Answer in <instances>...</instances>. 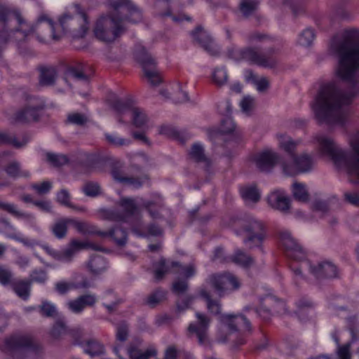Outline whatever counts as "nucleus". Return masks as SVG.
I'll use <instances>...</instances> for the list:
<instances>
[{
    "mask_svg": "<svg viewBox=\"0 0 359 359\" xmlns=\"http://www.w3.org/2000/svg\"><path fill=\"white\" fill-rule=\"evenodd\" d=\"M127 352L130 359H149L151 357L155 356L157 353L156 348L153 347L142 351L133 345L128 346Z\"/></svg>",
    "mask_w": 359,
    "mask_h": 359,
    "instance_id": "7c9ffc66",
    "label": "nucleus"
},
{
    "mask_svg": "<svg viewBox=\"0 0 359 359\" xmlns=\"http://www.w3.org/2000/svg\"><path fill=\"white\" fill-rule=\"evenodd\" d=\"M134 56L142 65L144 76L152 86H157L161 82V78L156 69V60L141 44L135 47Z\"/></svg>",
    "mask_w": 359,
    "mask_h": 359,
    "instance_id": "9d476101",
    "label": "nucleus"
},
{
    "mask_svg": "<svg viewBox=\"0 0 359 359\" xmlns=\"http://www.w3.org/2000/svg\"><path fill=\"white\" fill-rule=\"evenodd\" d=\"M103 346L97 341L90 340L84 348V352L91 357L99 355L103 353Z\"/></svg>",
    "mask_w": 359,
    "mask_h": 359,
    "instance_id": "3c124183",
    "label": "nucleus"
},
{
    "mask_svg": "<svg viewBox=\"0 0 359 359\" xmlns=\"http://www.w3.org/2000/svg\"><path fill=\"white\" fill-rule=\"evenodd\" d=\"M191 355L182 349L171 345L167 347L164 353V359H190Z\"/></svg>",
    "mask_w": 359,
    "mask_h": 359,
    "instance_id": "c9c22d12",
    "label": "nucleus"
},
{
    "mask_svg": "<svg viewBox=\"0 0 359 359\" xmlns=\"http://www.w3.org/2000/svg\"><path fill=\"white\" fill-rule=\"evenodd\" d=\"M307 267L310 273L318 280L323 278H334L338 276L337 266L330 262H321L311 264L309 261L304 262L299 266L292 265L291 269L297 278H303L302 270Z\"/></svg>",
    "mask_w": 359,
    "mask_h": 359,
    "instance_id": "9b49d317",
    "label": "nucleus"
},
{
    "mask_svg": "<svg viewBox=\"0 0 359 359\" xmlns=\"http://www.w3.org/2000/svg\"><path fill=\"white\" fill-rule=\"evenodd\" d=\"M114 11L101 15L96 21L93 33L99 41L111 43L126 31V22L137 23L142 20L140 10L130 0H108Z\"/></svg>",
    "mask_w": 359,
    "mask_h": 359,
    "instance_id": "f03ea898",
    "label": "nucleus"
},
{
    "mask_svg": "<svg viewBox=\"0 0 359 359\" xmlns=\"http://www.w3.org/2000/svg\"><path fill=\"white\" fill-rule=\"evenodd\" d=\"M280 156L271 149H266L254 155L252 161L262 172H270L279 163Z\"/></svg>",
    "mask_w": 359,
    "mask_h": 359,
    "instance_id": "6ab92c4d",
    "label": "nucleus"
},
{
    "mask_svg": "<svg viewBox=\"0 0 359 359\" xmlns=\"http://www.w3.org/2000/svg\"><path fill=\"white\" fill-rule=\"evenodd\" d=\"M170 99L176 103H181L188 101L189 97L187 93L182 89V86L177 83L173 88Z\"/></svg>",
    "mask_w": 359,
    "mask_h": 359,
    "instance_id": "603ef678",
    "label": "nucleus"
},
{
    "mask_svg": "<svg viewBox=\"0 0 359 359\" xmlns=\"http://www.w3.org/2000/svg\"><path fill=\"white\" fill-rule=\"evenodd\" d=\"M112 175L116 181L126 183L136 189L142 187L144 182L147 179L146 176L142 177H121L119 172L116 170L112 171Z\"/></svg>",
    "mask_w": 359,
    "mask_h": 359,
    "instance_id": "4c0bfd02",
    "label": "nucleus"
},
{
    "mask_svg": "<svg viewBox=\"0 0 359 359\" xmlns=\"http://www.w3.org/2000/svg\"><path fill=\"white\" fill-rule=\"evenodd\" d=\"M154 278L157 280H161L168 273L183 274L187 278L193 277L196 274L194 265L182 266L177 262L166 260L163 258L155 265Z\"/></svg>",
    "mask_w": 359,
    "mask_h": 359,
    "instance_id": "4468645a",
    "label": "nucleus"
},
{
    "mask_svg": "<svg viewBox=\"0 0 359 359\" xmlns=\"http://www.w3.org/2000/svg\"><path fill=\"white\" fill-rule=\"evenodd\" d=\"M218 294L222 297L228 290H235L240 287L241 283L234 275L225 273L222 274H212L206 280Z\"/></svg>",
    "mask_w": 359,
    "mask_h": 359,
    "instance_id": "dca6fc26",
    "label": "nucleus"
},
{
    "mask_svg": "<svg viewBox=\"0 0 359 359\" xmlns=\"http://www.w3.org/2000/svg\"><path fill=\"white\" fill-rule=\"evenodd\" d=\"M57 73L55 67L44 66L39 68V84L41 86L48 87L55 83Z\"/></svg>",
    "mask_w": 359,
    "mask_h": 359,
    "instance_id": "a878e982",
    "label": "nucleus"
},
{
    "mask_svg": "<svg viewBox=\"0 0 359 359\" xmlns=\"http://www.w3.org/2000/svg\"><path fill=\"white\" fill-rule=\"evenodd\" d=\"M243 230L245 234L243 243L250 250L257 248L263 253V243L266 238L263 222L253 217H249L244 221Z\"/></svg>",
    "mask_w": 359,
    "mask_h": 359,
    "instance_id": "1a4fd4ad",
    "label": "nucleus"
},
{
    "mask_svg": "<svg viewBox=\"0 0 359 359\" xmlns=\"http://www.w3.org/2000/svg\"><path fill=\"white\" fill-rule=\"evenodd\" d=\"M189 156L196 162L203 163L206 166L210 164L209 158L205 155L203 146L201 143L197 142L192 145Z\"/></svg>",
    "mask_w": 359,
    "mask_h": 359,
    "instance_id": "2f4dec72",
    "label": "nucleus"
},
{
    "mask_svg": "<svg viewBox=\"0 0 359 359\" xmlns=\"http://www.w3.org/2000/svg\"><path fill=\"white\" fill-rule=\"evenodd\" d=\"M231 262L243 268L250 267L255 262L254 258L242 249H236L231 256Z\"/></svg>",
    "mask_w": 359,
    "mask_h": 359,
    "instance_id": "c85d7f7f",
    "label": "nucleus"
},
{
    "mask_svg": "<svg viewBox=\"0 0 359 359\" xmlns=\"http://www.w3.org/2000/svg\"><path fill=\"white\" fill-rule=\"evenodd\" d=\"M276 53V50L273 48H269L262 53L252 47L229 50V57L234 60H245L266 68H273L276 65L278 61L274 56Z\"/></svg>",
    "mask_w": 359,
    "mask_h": 359,
    "instance_id": "0eeeda50",
    "label": "nucleus"
},
{
    "mask_svg": "<svg viewBox=\"0 0 359 359\" xmlns=\"http://www.w3.org/2000/svg\"><path fill=\"white\" fill-rule=\"evenodd\" d=\"M276 137L279 147L287 153L291 158L296 154L297 146L300 144V140H294L286 133H278Z\"/></svg>",
    "mask_w": 359,
    "mask_h": 359,
    "instance_id": "393cba45",
    "label": "nucleus"
},
{
    "mask_svg": "<svg viewBox=\"0 0 359 359\" xmlns=\"http://www.w3.org/2000/svg\"><path fill=\"white\" fill-rule=\"evenodd\" d=\"M31 282L29 280L15 278L11 284L13 292L22 299H29L31 291Z\"/></svg>",
    "mask_w": 359,
    "mask_h": 359,
    "instance_id": "cd10ccee",
    "label": "nucleus"
},
{
    "mask_svg": "<svg viewBox=\"0 0 359 359\" xmlns=\"http://www.w3.org/2000/svg\"><path fill=\"white\" fill-rule=\"evenodd\" d=\"M279 240L288 258L297 262L306 260V250L292 236L290 231L286 229L280 230L279 232Z\"/></svg>",
    "mask_w": 359,
    "mask_h": 359,
    "instance_id": "2eb2a0df",
    "label": "nucleus"
},
{
    "mask_svg": "<svg viewBox=\"0 0 359 359\" xmlns=\"http://www.w3.org/2000/svg\"><path fill=\"white\" fill-rule=\"evenodd\" d=\"M330 50L338 58L337 74L346 82L348 89L341 90L334 83L325 84L311 106L319 122L343 126L349 114L347 106L359 94V29H346L335 36Z\"/></svg>",
    "mask_w": 359,
    "mask_h": 359,
    "instance_id": "f257e3e1",
    "label": "nucleus"
},
{
    "mask_svg": "<svg viewBox=\"0 0 359 359\" xmlns=\"http://www.w3.org/2000/svg\"><path fill=\"white\" fill-rule=\"evenodd\" d=\"M83 192L88 196L95 197L100 194L101 188L95 182H87L82 187Z\"/></svg>",
    "mask_w": 359,
    "mask_h": 359,
    "instance_id": "5fc2aeb1",
    "label": "nucleus"
},
{
    "mask_svg": "<svg viewBox=\"0 0 359 359\" xmlns=\"http://www.w3.org/2000/svg\"><path fill=\"white\" fill-rule=\"evenodd\" d=\"M41 109L42 107L40 105L29 104L15 114V119L16 121L22 123L36 121Z\"/></svg>",
    "mask_w": 359,
    "mask_h": 359,
    "instance_id": "b1692460",
    "label": "nucleus"
},
{
    "mask_svg": "<svg viewBox=\"0 0 359 359\" xmlns=\"http://www.w3.org/2000/svg\"><path fill=\"white\" fill-rule=\"evenodd\" d=\"M96 302L97 298L95 294H86L68 302L67 306L72 313L79 314L83 311L86 306H93Z\"/></svg>",
    "mask_w": 359,
    "mask_h": 359,
    "instance_id": "5701e85b",
    "label": "nucleus"
},
{
    "mask_svg": "<svg viewBox=\"0 0 359 359\" xmlns=\"http://www.w3.org/2000/svg\"><path fill=\"white\" fill-rule=\"evenodd\" d=\"M316 37L315 32L311 28L304 29L298 37V43L302 46H310Z\"/></svg>",
    "mask_w": 359,
    "mask_h": 359,
    "instance_id": "a18cd8bd",
    "label": "nucleus"
},
{
    "mask_svg": "<svg viewBox=\"0 0 359 359\" xmlns=\"http://www.w3.org/2000/svg\"><path fill=\"white\" fill-rule=\"evenodd\" d=\"M258 5V0H241L239 11L245 18H248L257 9Z\"/></svg>",
    "mask_w": 359,
    "mask_h": 359,
    "instance_id": "58836bf2",
    "label": "nucleus"
},
{
    "mask_svg": "<svg viewBox=\"0 0 359 359\" xmlns=\"http://www.w3.org/2000/svg\"><path fill=\"white\" fill-rule=\"evenodd\" d=\"M75 15L65 13L59 18V26L62 31H56L55 33L61 36L62 34L67 32H76L81 37L84 36L89 29V22L86 13L81 8L78 4L74 5L72 7Z\"/></svg>",
    "mask_w": 359,
    "mask_h": 359,
    "instance_id": "6e6552de",
    "label": "nucleus"
},
{
    "mask_svg": "<svg viewBox=\"0 0 359 359\" xmlns=\"http://www.w3.org/2000/svg\"><path fill=\"white\" fill-rule=\"evenodd\" d=\"M89 271L94 275H99L107 269L106 259L100 255L92 256L88 263Z\"/></svg>",
    "mask_w": 359,
    "mask_h": 359,
    "instance_id": "c756f323",
    "label": "nucleus"
},
{
    "mask_svg": "<svg viewBox=\"0 0 359 359\" xmlns=\"http://www.w3.org/2000/svg\"><path fill=\"white\" fill-rule=\"evenodd\" d=\"M67 225H69L67 218L57 220L51 228L53 235L59 239L65 238L67 231Z\"/></svg>",
    "mask_w": 359,
    "mask_h": 359,
    "instance_id": "79ce46f5",
    "label": "nucleus"
},
{
    "mask_svg": "<svg viewBox=\"0 0 359 359\" xmlns=\"http://www.w3.org/2000/svg\"><path fill=\"white\" fill-rule=\"evenodd\" d=\"M110 105L118 114L131 111L133 123L135 127L143 128L147 126L148 118L146 114L142 109L135 107L131 99H115L110 102Z\"/></svg>",
    "mask_w": 359,
    "mask_h": 359,
    "instance_id": "f8f14e48",
    "label": "nucleus"
},
{
    "mask_svg": "<svg viewBox=\"0 0 359 359\" xmlns=\"http://www.w3.org/2000/svg\"><path fill=\"white\" fill-rule=\"evenodd\" d=\"M200 296L207 302L208 309L213 314L220 313V305L218 302L212 300L210 293L205 288H201L199 292Z\"/></svg>",
    "mask_w": 359,
    "mask_h": 359,
    "instance_id": "ea45409f",
    "label": "nucleus"
},
{
    "mask_svg": "<svg viewBox=\"0 0 359 359\" xmlns=\"http://www.w3.org/2000/svg\"><path fill=\"white\" fill-rule=\"evenodd\" d=\"M292 158V163L285 161L281 163L283 172L288 176L309 172L313 170L316 165V161L313 156L307 153L295 154Z\"/></svg>",
    "mask_w": 359,
    "mask_h": 359,
    "instance_id": "ddd939ff",
    "label": "nucleus"
},
{
    "mask_svg": "<svg viewBox=\"0 0 359 359\" xmlns=\"http://www.w3.org/2000/svg\"><path fill=\"white\" fill-rule=\"evenodd\" d=\"M85 248H91L96 251H104L100 246L89 242H83L78 240H72L69 245L65 250L55 254V258L63 262H69L75 253Z\"/></svg>",
    "mask_w": 359,
    "mask_h": 359,
    "instance_id": "f3484780",
    "label": "nucleus"
},
{
    "mask_svg": "<svg viewBox=\"0 0 359 359\" xmlns=\"http://www.w3.org/2000/svg\"><path fill=\"white\" fill-rule=\"evenodd\" d=\"M72 77L76 80H83L87 81L88 76L84 73L83 65H80L78 67H70L67 69L65 76L64 77L65 82L71 87V84L68 81V78Z\"/></svg>",
    "mask_w": 359,
    "mask_h": 359,
    "instance_id": "f704fd0d",
    "label": "nucleus"
},
{
    "mask_svg": "<svg viewBox=\"0 0 359 359\" xmlns=\"http://www.w3.org/2000/svg\"><path fill=\"white\" fill-rule=\"evenodd\" d=\"M104 137L108 144L115 147H128L132 143V139L125 138L116 133H104Z\"/></svg>",
    "mask_w": 359,
    "mask_h": 359,
    "instance_id": "e433bc0d",
    "label": "nucleus"
},
{
    "mask_svg": "<svg viewBox=\"0 0 359 359\" xmlns=\"http://www.w3.org/2000/svg\"><path fill=\"white\" fill-rule=\"evenodd\" d=\"M351 340L343 346L337 348V355L339 359H351L350 348L353 342L356 340L355 334L353 329H351Z\"/></svg>",
    "mask_w": 359,
    "mask_h": 359,
    "instance_id": "c03bdc74",
    "label": "nucleus"
},
{
    "mask_svg": "<svg viewBox=\"0 0 359 359\" xmlns=\"http://www.w3.org/2000/svg\"><path fill=\"white\" fill-rule=\"evenodd\" d=\"M166 298V292L161 289H157L150 294L147 299V304L151 307H155L156 305L164 301Z\"/></svg>",
    "mask_w": 359,
    "mask_h": 359,
    "instance_id": "09e8293b",
    "label": "nucleus"
},
{
    "mask_svg": "<svg viewBox=\"0 0 359 359\" xmlns=\"http://www.w3.org/2000/svg\"><path fill=\"white\" fill-rule=\"evenodd\" d=\"M269 205L283 213H287L290 208V198L283 190H275L267 197Z\"/></svg>",
    "mask_w": 359,
    "mask_h": 359,
    "instance_id": "4be33fe9",
    "label": "nucleus"
},
{
    "mask_svg": "<svg viewBox=\"0 0 359 359\" xmlns=\"http://www.w3.org/2000/svg\"><path fill=\"white\" fill-rule=\"evenodd\" d=\"M39 309L41 316L48 318L53 317L57 312L55 305L48 301H43Z\"/></svg>",
    "mask_w": 359,
    "mask_h": 359,
    "instance_id": "bf43d9fd",
    "label": "nucleus"
},
{
    "mask_svg": "<svg viewBox=\"0 0 359 359\" xmlns=\"http://www.w3.org/2000/svg\"><path fill=\"white\" fill-rule=\"evenodd\" d=\"M191 36L195 42L200 45L209 55L212 56L218 55L219 48L214 41L210 35L201 27H198L191 32Z\"/></svg>",
    "mask_w": 359,
    "mask_h": 359,
    "instance_id": "aec40b11",
    "label": "nucleus"
},
{
    "mask_svg": "<svg viewBox=\"0 0 359 359\" xmlns=\"http://www.w3.org/2000/svg\"><path fill=\"white\" fill-rule=\"evenodd\" d=\"M100 236H109L118 246H123L127 243L128 236L126 231L119 226H115L108 231H97Z\"/></svg>",
    "mask_w": 359,
    "mask_h": 359,
    "instance_id": "bb28decb",
    "label": "nucleus"
},
{
    "mask_svg": "<svg viewBox=\"0 0 359 359\" xmlns=\"http://www.w3.org/2000/svg\"><path fill=\"white\" fill-rule=\"evenodd\" d=\"M254 98L251 96H245L240 102V106L243 112L249 114L254 107Z\"/></svg>",
    "mask_w": 359,
    "mask_h": 359,
    "instance_id": "774afa93",
    "label": "nucleus"
},
{
    "mask_svg": "<svg viewBox=\"0 0 359 359\" xmlns=\"http://www.w3.org/2000/svg\"><path fill=\"white\" fill-rule=\"evenodd\" d=\"M196 322L189 324L188 331L191 334H196L200 344L208 346L209 344L208 330L210 319L206 315L200 312L196 313Z\"/></svg>",
    "mask_w": 359,
    "mask_h": 359,
    "instance_id": "a211bd4d",
    "label": "nucleus"
},
{
    "mask_svg": "<svg viewBox=\"0 0 359 359\" xmlns=\"http://www.w3.org/2000/svg\"><path fill=\"white\" fill-rule=\"evenodd\" d=\"M67 222L69 225H72L79 232L81 233H94V231H91L89 228V226L87 223L76 220L72 218H67Z\"/></svg>",
    "mask_w": 359,
    "mask_h": 359,
    "instance_id": "680f3d73",
    "label": "nucleus"
},
{
    "mask_svg": "<svg viewBox=\"0 0 359 359\" xmlns=\"http://www.w3.org/2000/svg\"><path fill=\"white\" fill-rule=\"evenodd\" d=\"M5 171L8 176L12 178L25 177L30 176L28 170H22L20 163L17 161L11 162L5 168Z\"/></svg>",
    "mask_w": 359,
    "mask_h": 359,
    "instance_id": "473e14b6",
    "label": "nucleus"
},
{
    "mask_svg": "<svg viewBox=\"0 0 359 359\" xmlns=\"http://www.w3.org/2000/svg\"><path fill=\"white\" fill-rule=\"evenodd\" d=\"M45 21L51 32L52 38L59 39L60 35L55 33L54 22L46 15H41L35 24H31L18 11L11 10L0 3V22L4 24L3 30L0 32V48L8 41L20 43L26 41L29 36L35 32L39 25Z\"/></svg>",
    "mask_w": 359,
    "mask_h": 359,
    "instance_id": "20e7f679",
    "label": "nucleus"
},
{
    "mask_svg": "<svg viewBox=\"0 0 359 359\" xmlns=\"http://www.w3.org/2000/svg\"><path fill=\"white\" fill-rule=\"evenodd\" d=\"M67 332V326L62 320H57L53 325L51 330V335L55 339H57Z\"/></svg>",
    "mask_w": 359,
    "mask_h": 359,
    "instance_id": "0e129e2a",
    "label": "nucleus"
},
{
    "mask_svg": "<svg viewBox=\"0 0 359 359\" xmlns=\"http://www.w3.org/2000/svg\"><path fill=\"white\" fill-rule=\"evenodd\" d=\"M12 215L18 219H22L27 224L32 228H36L37 226L36 217L32 213L21 211L16 207Z\"/></svg>",
    "mask_w": 359,
    "mask_h": 359,
    "instance_id": "37998d69",
    "label": "nucleus"
},
{
    "mask_svg": "<svg viewBox=\"0 0 359 359\" xmlns=\"http://www.w3.org/2000/svg\"><path fill=\"white\" fill-rule=\"evenodd\" d=\"M266 304L271 306V309L275 313L278 314H284L287 313V307L285 303L283 301L277 299L276 297H267Z\"/></svg>",
    "mask_w": 359,
    "mask_h": 359,
    "instance_id": "8fccbe9b",
    "label": "nucleus"
},
{
    "mask_svg": "<svg viewBox=\"0 0 359 359\" xmlns=\"http://www.w3.org/2000/svg\"><path fill=\"white\" fill-rule=\"evenodd\" d=\"M212 79L217 86L225 85L228 80V74L224 67H217L212 73Z\"/></svg>",
    "mask_w": 359,
    "mask_h": 359,
    "instance_id": "49530a36",
    "label": "nucleus"
},
{
    "mask_svg": "<svg viewBox=\"0 0 359 359\" xmlns=\"http://www.w3.org/2000/svg\"><path fill=\"white\" fill-rule=\"evenodd\" d=\"M88 121L87 116L81 113H72L67 116V122L74 125L83 126Z\"/></svg>",
    "mask_w": 359,
    "mask_h": 359,
    "instance_id": "e2e57ef3",
    "label": "nucleus"
},
{
    "mask_svg": "<svg viewBox=\"0 0 359 359\" xmlns=\"http://www.w3.org/2000/svg\"><path fill=\"white\" fill-rule=\"evenodd\" d=\"M78 285L73 282L58 281L55 284V290L60 294H65L72 289H77Z\"/></svg>",
    "mask_w": 359,
    "mask_h": 359,
    "instance_id": "052dcab7",
    "label": "nucleus"
},
{
    "mask_svg": "<svg viewBox=\"0 0 359 359\" xmlns=\"http://www.w3.org/2000/svg\"><path fill=\"white\" fill-rule=\"evenodd\" d=\"M116 204L122 208L120 212L116 209H102L100 210V217L110 221H127L128 218L133 216L137 212V204L147 210L150 216L154 219L160 217L158 210L163 206L161 199L154 201H143L137 202L131 198L123 197Z\"/></svg>",
    "mask_w": 359,
    "mask_h": 359,
    "instance_id": "39448f33",
    "label": "nucleus"
},
{
    "mask_svg": "<svg viewBox=\"0 0 359 359\" xmlns=\"http://www.w3.org/2000/svg\"><path fill=\"white\" fill-rule=\"evenodd\" d=\"M212 259L213 262H217L219 263L231 262V256H226L224 249L221 247L215 248Z\"/></svg>",
    "mask_w": 359,
    "mask_h": 359,
    "instance_id": "69168bd1",
    "label": "nucleus"
},
{
    "mask_svg": "<svg viewBox=\"0 0 359 359\" xmlns=\"http://www.w3.org/2000/svg\"><path fill=\"white\" fill-rule=\"evenodd\" d=\"M267 306L266 299L265 303L262 304L259 309H255L251 306H247L243 309L245 314H225L220 317L222 323L226 326L231 331H236L238 329H243L246 331L251 330V324L249 317L255 315L260 316L264 320H267L271 318V312Z\"/></svg>",
    "mask_w": 359,
    "mask_h": 359,
    "instance_id": "423d86ee",
    "label": "nucleus"
},
{
    "mask_svg": "<svg viewBox=\"0 0 359 359\" xmlns=\"http://www.w3.org/2000/svg\"><path fill=\"white\" fill-rule=\"evenodd\" d=\"M46 160L53 166H61L68 163L67 156L60 154L47 153Z\"/></svg>",
    "mask_w": 359,
    "mask_h": 359,
    "instance_id": "6e6d98bb",
    "label": "nucleus"
},
{
    "mask_svg": "<svg viewBox=\"0 0 359 359\" xmlns=\"http://www.w3.org/2000/svg\"><path fill=\"white\" fill-rule=\"evenodd\" d=\"M27 140H25L20 142L16 140V138L7 133L0 132V144H9L13 145L16 148H20L23 147Z\"/></svg>",
    "mask_w": 359,
    "mask_h": 359,
    "instance_id": "4d7b16f0",
    "label": "nucleus"
},
{
    "mask_svg": "<svg viewBox=\"0 0 359 359\" xmlns=\"http://www.w3.org/2000/svg\"><path fill=\"white\" fill-rule=\"evenodd\" d=\"M128 337V327L125 323H120L116 327V340L121 342L126 341Z\"/></svg>",
    "mask_w": 359,
    "mask_h": 359,
    "instance_id": "338daca9",
    "label": "nucleus"
},
{
    "mask_svg": "<svg viewBox=\"0 0 359 359\" xmlns=\"http://www.w3.org/2000/svg\"><path fill=\"white\" fill-rule=\"evenodd\" d=\"M168 6L167 11L160 13L163 17H170L173 22L180 23L184 20H191V18L185 14L178 13L180 8V4L178 0H156V6L158 8Z\"/></svg>",
    "mask_w": 359,
    "mask_h": 359,
    "instance_id": "412c9836",
    "label": "nucleus"
},
{
    "mask_svg": "<svg viewBox=\"0 0 359 359\" xmlns=\"http://www.w3.org/2000/svg\"><path fill=\"white\" fill-rule=\"evenodd\" d=\"M15 278L8 268L0 266V284L4 286L11 285Z\"/></svg>",
    "mask_w": 359,
    "mask_h": 359,
    "instance_id": "864d4df0",
    "label": "nucleus"
},
{
    "mask_svg": "<svg viewBox=\"0 0 359 359\" xmlns=\"http://www.w3.org/2000/svg\"><path fill=\"white\" fill-rule=\"evenodd\" d=\"M292 193L295 200L306 203L309 200V194L306 184L300 182H294L292 185Z\"/></svg>",
    "mask_w": 359,
    "mask_h": 359,
    "instance_id": "72a5a7b5",
    "label": "nucleus"
},
{
    "mask_svg": "<svg viewBox=\"0 0 359 359\" xmlns=\"http://www.w3.org/2000/svg\"><path fill=\"white\" fill-rule=\"evenodd\" d=\"M70 194L69 191L65 189H62L60 191H58L56 196V200L60 204L66 207L76 209L79 211L85 210V208L83 207L76 208L75 206H74L70 202Z\"/></svg>",
    "mask_w": 359,
    "mask_h": 359,
    "instance_id": "de8ad7c7",
    "label": "nucleus"
},
{
    "mask_svg": "<svg viewBox=\"0 0 359 359\" xmlns=\"http://www.w3.org/2000/svg\"><path fill=\"white\" fill-rule=\"evenodd\" d=\"M48 280L47 272L43 269H34L29 274V281L31 284L34 282L44 284Z\"/></svg>",
    "mask_w": 359,
    "mask_h": 359,
    "instance_id": "13d9d810",
    "label": "nucleus"
},
{
    "mask_svg": "<svg viewBox=\"0 0 359 359\" xmlns=\"http://www.w3.org/2000/svg\"><path fill=\"white\" fill-rule=\"evenodd\" d=\"M241 194L245 201L257 203L260 198V194L256 187L254 186L242 188L241 189Z\"/></svg>",
    "mask_w": 359,
    "mask_h": 359,
    "instance_id": "a19ab883",
    "label": "nucleus"
},
{
    "mask_svg": "<svg viewBox=\"0 0 359 359\" xmlns=\"http://www.w3.org/2000/svg\"><path fill=\"white\" fill-rule=\"evenodd\" d=\"M315 140L320 154L329 157L336 169L359 180V130L349 137L350 152L344 150L326 135H317Z\"/></svg>",
    "mask_w": 359,
    "mask_h": 359,
    "instance_id": "7ed1b4c3",
    "label": "nucleus"
}]
</instances>
